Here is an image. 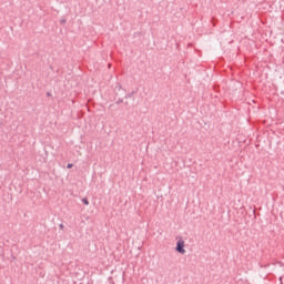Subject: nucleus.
I'll use <instances>...</instances> for the list:
<instances>
[{
  "mask_svg": "<svg viewBox=\"0 0 284 284\" xmlns=\"http://www.w3.org/2000/svg\"><path fill=\"white\" fill-rule=\"evenodd\" d=\"M82 203H83L84 205H90V201H88L87 197L82 199Z\"/></svg>",
  "mask_w": 284,
  "mask_h": 284,
  "instance_id": "2",
  "label": "nucleus"
},
{
  "mask_svg": "<svg viewBox=\"0 0 284 284\" xmlns=\"http://www.w3.org/2000/svg\"><path fill=\"white\" fill-rule=\"evenodd\" d=\"M63 227H64L63 224H60V230H63Z\"/></svg>",
  "mask_w": 284,
  "mask_h": 284,
  "instance_id": "4",
  "label": "nucleus"
},
{
  "mask_svg": "<svg viewBox=\"0 0 284 284\" xmlns=\"http://www.w3.org/2000/svg\"><path fill=\"white\" fill-rule=\"evenodd\" d=\"M74 164H68L67 168L68 170L72 169Z\"/></svg>",
  "mask_w": 284,
  "mask_h": 284,
  "instance_id": "3",
  "label": "nucleus"
},
{
  "mask_svg": "<svg viewBox=\"0 0 284 284\" xmlns=\"http://www.w3.org/2000/svg\"><path fill=\"white\" fill-rule=\"evenodd\" d=\"M175 250H176V252H179V254H185V241L183 239H180L176 242Z\"/></svg>",
  "mask_w": 284,
  "mask_h": 284,
  "instance_id": "1",
  "label": "nucleus"
}]
</instances>
